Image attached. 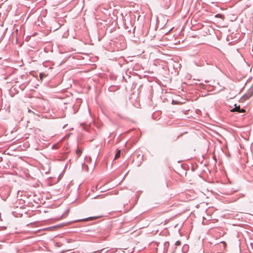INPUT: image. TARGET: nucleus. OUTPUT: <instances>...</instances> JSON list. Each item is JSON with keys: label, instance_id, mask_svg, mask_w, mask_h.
I'll list each match as a JSON object with an SVG mask.
<instances>
[{"label": "nucleus", "instance_id": "nucleus-1", "mask_svg": "<svg viewBox=\"0 0 253 253\" xmlns=\"http://www.w3.org/2000/svg\"><path fill=\"white\" fill-rule=\"evenodd\" d=\"M235 107L231 110V111L232 112H243L244 110L243 109H241L240 107V106H237L236 105H235Z\"/></svg>", "mask_w": 253, "mask_h": 253}, {"label": "nucleus", "instance_id": "nucleus-2", "mask_svg": "<svg viewBox=\"0 0 253 253\" xmlns=\"http://www.w3.org/2000/svg\"><path fill=\"white\" fill-rule=\"evenodd\" d=\"M120 155H121V150H118L115 155V159H117L119 158L120 157Z\"/></svg>", "mask_w": 253, "mask_h": 253}, {"label": "nucleus", "instance_id": "nucleus-3", "mask_svg": "<svg viewBox=\"0 0 253 253\" xmlns=\"http://www.w3.org/2000/svg\"><path fill=\"white\" fill-rule=\"evenodd\" d=\"M76 154L77 155V157L79 158L81 155L82 151L81 150H80L79 149H77L76 150Z\"/></svg>", "mask_w": 253, "mask_h": 253}, {"label": "nucleus", "instance_id": "nucleus-4", "mask_svg": "<svg viewBox=\"0 0 253 253\" xmlns=\"http://www.w3.org/2000/svg\"><path fill=\"white\" fill-rule=\"evenodd\" d=\"M248 93H250V96H252L253 94V87H252L250 89Z\"/></svg>", "mask_w": 253, "mask_h": 253}, {"label": "nucleus", "instance_id": "nucleus-5", "mask_svg": "<svg viewBox=\"0 0 253 253\" xmlns=\"http://www.w3.org/2000/svg\"><path fill=\"white\" fill-rule=\"evenodd\" d=\"M85 159L86 162H90L91 161L90 157H85Z\"/></svg>", "mask_w": 253, "mask_h": 253}, {"label": "nucleus", "instance_id": "nucleus-6", "mask_svg": "<svg viewBox=\"0 0 253 253\" xmlns=\"http://www.w3.org/2000/svg\"><path fill=\"white\" fill-rule=\"evenodd\" d=\"M180 241H177V242L175 243V245H176V246H179V245H180Z\"/></svg>", "mask_w": 253, "mask_h": 253}, {"label": "nucleus", "instance_id": "nucleus-7", "mask_svg": "<svg viewBox=\"0 0 253 253\" xmlns=\"http://www.w3.org/2000/svg\"><path fill=\"white\" fill-rule=\"evenodd\" d=\"M83 168L87 167V166L86 165V164L85 163H84V164H83Z\"/></svg>", "mask_w": 253, "mask_h": 253}]
</instances>
